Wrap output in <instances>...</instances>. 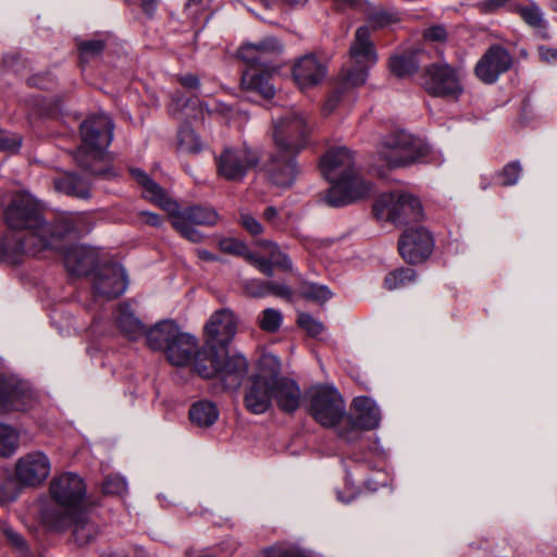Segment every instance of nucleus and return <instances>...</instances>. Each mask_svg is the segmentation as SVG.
Returning <instances> with one entry per match:
<instances>
[{
	"instance_id": "obj_1",
	"label": "nucleus",
	"mask_w": 557,
	"mask_h": 557,
	"mask_svg": "<svg viewBox=\"0 0 557 557\" xmlns=\"http://www.w3.org/2000/svg\"><path fill=\"white\" fill-rule=\"evenodd\" d=\"M322 175L331 183L324 197L330 207L339 208L372 193V185L355 169L354 153L346 147L327 150L320 160Z\"/></svg>"
},
{
	"instance_id": "obj_2",
	"label": "nucleus",
	"mask_w": 557,
	"mask_h": 557,
	"mask_svg": "<svg viewBox=\"0 0 557 557\" xmlns=\"http://www.w3.org/2000/svg\"><path fill=\"white\" fill-rule=\"evenodd\" d=\"M129 173L141 186L144 197L166 211L172 226L187 240L200 243L203 239V234L195 228L196 225L213 226L218 223L219 214L213 208L195 205L181 209L146 172L132 168Z\"/></svg>"
},
{
	"instance_id": "obj_3",
	"label": "nucleus",
	"mask_w": 557,
	"mask_h": 557,
	"mask_svg": "<svg viewBox=\"0 0 557 557\" xmlns=\"http://www.w3.org/2000/svg\"><path fill=\"white\" fill-rule=\"evenodd\" d=\"M4 221L8 228L29 233L30 236L51 237L58 234L59 242L71 233L84 232L83 214L66 213L60 215L55 222L48 223L42 213L40 203L29 194L15 195L4 210Z\"/></svg>"
},
{
	"instance_id": "obj_4",
	"label": "nucleus",
	"mask_w": 557,
	"mask_h": 557,
	"mask_svg": "<svg viewBox=\"0 0 557 557\" xmlns=\"http://www.w3.org/2000/svg\"><path fill=\"white\" fill-rule=\"evenodd\" d=\"M195 371L203 379L219 376L227 387H237L247 374L248 362L242 355L228 357L227 350H201L198 352Z\"/></svg>"
},
{
	"instance_id": "obj_5",
	"label": "nucleus",
	"mask_w": 557,
	"mask_h": 557,
	"mask_svg": "<svg viewBox=\"0 0 557 557\" xmlns=\"http://www.w3.org/2000/svg\"><path fill=\"white\" fill-rule=\"evenodd\" d=\"M432 149L428 143L406 132H396L382 139L379 157L389 168L407 166L414 162H430Z\"/></svg>"
},
{
	"instance_id": "obj_6",
	"label": "nucleus",
	"mask_w": 557,
	"mask_h": 557,
	"mask_svg": "<svg viewBox=\"0 0 557 557\" xmlns=\"http://www.w3.org/2000/svg\"><path fill=\"white\" fill-rule=\"evenodd\" d=\"M59 235L51 237L30 236L29 233L9 228L0 237V262L16 264L25 256H37L48 249H59Z\"/></svg>"
},
{
	"instance_id": "obj_7",
	"label": "nucleus",
	"mask_w": 557,
	"mask_h": 557,
	"mask_svg": "<svg viewBox=\"0 0 557 557\" xmlns=\"http://www.w3.org/2000/svg\"><path fill=\"white\" fill-rule=\"evenodd\" d=\"M349 62L344 72V82L354 87L363 85L369 71L377 62V52L371 40L369 26H360L355 32L349 47Z\"/></svg>"
},
{
	"instance_id": "obj_8",
	"label": "nucleus",
	"mask_w": 557,
	"mask_h": 557,
	"mask_svg": "<svg viewBox=\"0 0 557 557\" xmlns=\"http://www.w3.org/2000/svg\"><path fill=\"white\" fill-rule=\"evenodd\" d=\"M311 127L307 115L288 111L273 121V141L280 153H299L308 143Z\"/></svg>"
},
{
	"instance_id": "obj_9",
	"label": "nucleus",
	"mask_w": 557,
	"mask_h": 557,
	"mask_svg": "<svg viewBox=\"0 0 557 557\" xmlns=\"http://www.w3.org/2000/svg\"><path fill=\"white\" fill-rule=\"evenodd\" d=\"M374 211L379 218H385L396 225L418 223L423 216L420 200L405 191L383 195L375 203Z\"/></svg>"
},
{
	"instance_id": "obj_10",
	"label": "nucleus",
	"mask_w": 557,
	"mask_h": 557,
	"mask_svg": "<svg viewBox=\"0 0 557 557\" xmlns=\"http://www.w3.org/2000/svg\"><path fill=\"white\" fill-rule=\"evenodd\" d=\"M49 490L54 503L41 505L40 515L50 506L55 508L57 513H72L81 510L86 486L79 475L72 472L63 473L51 481Z\"/></svg>"
},
{
	"instance_id": "obj_11",
	"label": "nucleus",
	"mask_w": 557,
	"mask_h": 557,
	"mask_svg": "<svg viewBox=\"0 0 557 557\" xmlns=\"http://www.w3.org/2000/svg\"><path fill=\"white\" fill-rule=\"evenodd\" d=\"M214 160L219 177L228 182H242L258 165L260 157L252 148L240 145L224 147Z\"/></svg>"
},
{
	"instance_id": "obj_12",
	"label": "nucleus",
	"mask_w": 557,
	"mask_h": 557,
	"mask_svg": "<svg viewBox=\"0 0 557 557\" xmlns=\"http://www.w3.org/2000/svg\"><path fill=\"white\" fill-rule=\"evenodd\" d=\"M309 411L322 426L334 428L345 416V403L335 387L317 386L310 391Z\"/></svg>"
},
{
	"instance_id": "obj_13",
	"label": "nucleus",
	"mask_w": 557,
	"mask_h": 557,
	"mask_svg": "<svg viewBox=\"0 0 557 557\" xmlns=\"http://www.w3.org/2000/svg\"><path fill=\"white\" fill-rule=\"evenodd\" d=\"M41 521L54 530L73 528L75 541L81 545L89 543L98 533L96 524L89 521L87 512L82 509L72 513H57L55 508L50 506L42 510Z\"/></svg>"
},
{
	"instance_id": "obj_14",
	"label": "nucleus",
	"mask_w": 557,
	"mask_h": 557,
	"mask_svg": "<svg viewBox=\"0 0 557 557\" xmlns=\"http://www.w3.org/2000/svg\"><path fill=\"white\" fill-rule=\"evenodd\" d=\"M423 88L436 97L458 98L462 86L457 71L447 63H434L428 66L422 76Z\"/></svg>"
},
{
	"instance_id": "obj_15",
	"label": "nucleus",
	"mask_w": 557,
	"mask_h": 557,
	"mask_svg": "<svg viewBox=\"0 0 557 557\" xmlns=\"http://www.w3.org/2000/svg\"><path fill=\"white\" fill-rule=\"evenodd\" d=\"M237 330L234 314L228 309L215 311L205 325V345L201 350L225 349Z\"/></svg>"
},
{
	"instance_id": "obj_16",
	"label": "nucleus",
	"mask_w": 557,
	"mask_h": 557,
	"mask_svg": "<svg viewBox=\"0 0 557 557\" xmlns=\"http://www.w3.org/2000/svg\"><path fill=\"white\" fill-rule=\"evenodd\" d=\"M114 124L111 117L99 113L86 119L79 127L82 146L86 151L107 150L113 139Z\"/></svg>"
},
{
	"instance_id": "obj_17",
	"label": "nucleus",
	"mask_w": 557,
	"mask_h": 557,
	"mask_svg": "<svg viewBox=\"0 0 557 557\" xmlns=\"http://www.w3.org/2000/svg\"><path fill=\"white\" fill-rule=\"evenodd\" d=\"M434 247L431 233L421 225L408 227L398 242V250L408 263H421L430 257Z\"/></svg>"
},
{
	"instance_id": "obj_18",
	"label": "nucleus",
	"mask_w": 557,
	"mask_h": 557,
	"mask_svg": "<svg viewBox=\"0 0 557 557\" xmlns=\"http://www.w3.org/2000/svg\"><path fill=\"white\" fill-rule=\"evenodd\" d=\"M83 226L85 228L84 232L65 235L60 243L59 249H55L57 251H62L66 270L77 276L87 275L98 262V253L95 249L82 245H73L70 247H65L64 245V240L67 237H76L88 232L84 216Z\"/></svg>"
},
{
	"instance_id": "obj_19",
	"label": "nucleus",
	"mask_w": 557,
	"mask_h": 557,
	"mask_svg": "<svg viewBox=\"0 0 557 557\" xmlns=\"http://www.w3.org/2000/svg\"><path fill=\"white\" fill-rule=\"evenodd\" d=\"M51 471V462L42 451H32L22 456L15 465L16 480L26 486L44 483Z\"/></svg>"
},
{
	"instance_id": "obj_20",
	"label": "nucleus",
	"mask_w": 557,
	"mask_h": 557,
	"mask_svg": "<svg viewBox=\"0 0 557 557\" xmlns=\"http://www.w3.org/2000/svg\"><path fill=\"white\" fill-rule=\"evenodd\" d=\"M127 284L125 269L120 264H108L96 273L92 289L97 297L113 299L126 290Z\"/></svg>"
},
{
	"instance_id": "obj_21",
	"label": "nucleus",
	"mask_w": 557,
	"mask_h": 557,
	"mask_svg": "<svg viewBox=\"0 0 557 557\" xmlns=\"http://www.w3.org/2000/svg\"><path fill=\"white\" fill-rule=\"evenodd\" d=\"M512 65V58L507 49L494 45L481 57L475 65V74L485 84H493L499 75Z\"/></svg>"
},
{
	"instance_id": "obj_22",
	"label": "nucleus",
	"mask_w": 557,
	"mask_h": 557,
	"mask_svg": "<svg viewBox=\"0 0 557 557\" xmlns=\"http://www.w3.org/2000/svg\"><path fill=\"white\" fill-rule=\"evenodd\" d=\"M298 153H280L276 149L269 161L264 164V171L270 182L282 188L290 187L299 173L296 162Z\"/></svg>"
},
{
	"instance_id": "obj_23",
	"label": "nucleus",
	"mask_w": 557,
	"mask_h": 557,
	"mask_svg": "<svg viewBox=\"0 0 557 557\" xmlns=\"http://www.w3.org/2000/svg\"><path fill=\"white\" fill-rule=\"evenodd\" d=\"M74 159L83 171L96 178L112 180L119 176L112 157L107 150L86 151V149H77Z\"/></svg>"
},
{
	"instance_id": "obj_24",
	"label": "nucleus",
	"mask_w": 557,
	"mask_h": 557,
	"mask_svg": "<svg viewBox=\"0 0 557 557\" xmlns=\"http://www.w3.org/2000/svg\"><path fill=\"white\" fill-rule=\"evenodd\" d=\"M32 401V392L15 376L0 375V411L25 410Z\"/></svg>"
},
{
	"instance_id": "obj_25",
	"label": "nucleus",
	"mask_w": 557,
	"mask_h": 557,
	"mask_svg": "<svg viewBox=\"0 0 557 557\" xmlns=\"http://www.w3.org/2000/svg\"><path fill=\"white\" fill-rule=\"evenodd\" d=\"M283 45L275 37H265L256 44H245L237 52L239 59L249 65L272 67V59L280 54Z\"/></svg>"
},
{
	"instance_id": "obj_26",
	"label": "nucleus",
	"mask_w": 557,
	"mask_h": 557,
	"mask_svg": "<svg viewBox=\"0 0 557 557\" xmlns=\"http://www.w3.org/2000/svg\"><path fill=\"white\" fill-rule=\"evenodd\" d=\"M199 351H201V349H198L197 338L180 330L175 339L172 341L170 347L165 350V356L173 366L185 367L193 363V368L195 369V362Z\"/></svg>"
},
{
	"instance_id": "obj_27",
	"label": "nucleus",
	"mask_w": 557,
	"mask_h": 557,
	"mask_svg": "<svg viewBox=\"0 0 557 557\" xmlns=\"http://www.w3.org/2000/svg\"><path fill=\"white\" fill-rule=\"evenodd\" d=\"M272 384L263 376H252L246 388L244 405L253 414H262L272 406Z\"/></svg>"
},
{
	"instance_id": "obj_28",
	"label": "nucleus",
	"mask_w": 557,
	"mask_h": 557,
	"mask_svg": "<svg viewBox=\"0 0 557 557\" xmlns=\"http://www.w3.org/2000/svg\"><path fill=\"white\" fill-rule=\"evenodd\" d=\"M325 75V65L314 54L300 57L293 66V77L301 89L320 84Z\"/></svg>"
},
{
	"instance_id": "obj_29",
	"label": "nucleus",
	"mask_w": 557,
	"mask_h": 557,
	"mask_svg": "<svg viewBox=\"0 0 557 557\" xmlns=\"http://www.w3.org/2000/svg\"><path fill=\"white\" fill-rule=\"evenodd\" d=\"M272 399L281 411L285 413H293L300 406V387L293 379H276L272 384Z\"/></svg>"
},
{
	"instance_id": "obj_30",
	"label": "nucleus",
	"mask_w": 557,
	"mask_h": 557,
	"mask_svg": "<svg viewBox=\"0 0 557 557\" xmlns=\"http://www.w3.org/2000/svg\"><path fill=\"white\" fill-rule=\"evenodd\" d=\"M271 78L272 67L249 65L242 75V87L245 90L258 92L263 98H272L275 89Z\"/></svg>"
},
{
	"instance_id": "obj_31",
	"label": "nucleus",
	"mask_w": 557,
	"mask_h": 557,
	"mask_svg": "<svg viewBox=\"0 0 557 557\" xmlns=\"http://www.w3.org/2000/svg\"><path fill=\"white\" fill-rule=\"evenodd\" d=\"M356 412L355 423L362 430H373L380 425L381 411L375 401L367 396L356 397L352 401Z\"/></svg>"
},
{
	"instance_id": "obj_32",
	"label": "nucleus",
	"mask_w": 557,
	"mask_h": 557,
	"mask_svg": "<svg viewBox=\"0 0 557 557\" xmlns=\"http://www.w3.org/2000/svg\"><path fill=\"white\" fill-rule=\"evenodd\" d=\"M180 327L173 321H162L149 329L146 334L147 345L152 350H165L170 347L172 341L177 336Z\"/></svg>"
},
{
	"instance_id": "obj_33",
	"label": "nucleus",
	"mask_w": 557,
	"mask_h": 557,
	"mask_svg": "<svg viewBox=\"0 0 557 557\" xmlns=\"http://www.w3.org/2000/svg\"><path fill=\"white\" fill-rule=\"evenodd\" d=\"M115 323L129 339H137L145 333L144 323L135 315L129 305L122 304L115 312Z\"/></svg>"
},
{
	"instance_id": "obj_34",
	"label": "nucleus",
	"mask_w": 557,
	"mask_h": 557,
	"mask_svg": "<svg viewBox=\"0 0 557 557\" xmlns=\"http://www.w3.org/2000/svg\"><path fill=\"white\" fill-rule=\"evenodd\" d=\"M53 185L57 191L67 196L82 199H86L90 196L89 184L73 173H66L57 177Z\"/></svg>"
},
{
	"instance_id": "obj_35",
	"label": "nucleus",
	"mask_w": 557,
	"mask_h": 557,
	"mask_svg": "<svg viewBox=\"0 0 557 557\" xmlns=\"http://www.w3.org/2000/svg\"><path fill=\"white\" fill-rule=\"evenodd\" d=\"M268 246L271 247L270 259L264 257H258L252 253H249L247 256V258L251 261L252 264L257 267V269L260 272H262L267 276H273V264H277L284 269L292 268L290 259L286 255H283L275 244L269 242Z\"/></svg>"
},
{
	"instance_id": "obj_36",
	"label": "nucleus",
	"mask_w": 557,
	"mask_h": 557,
	"mask_svg": "<svg viewBox=\"0 0 557 557\" xmlns=\"http://www.w3.org/2000/svg\"><path fill=\"white\" fill-rule=\"evenodd\" d=\"M216 405L209 400H199L191 405L189 409V419L193 424L199 428H209L215 423L219 418Z\"/></svg>"
},
{
	"instance_id": "obj_37",
	"label": "nucleus",
	"mask_w": 557,
	"mask_h": 557,
	"mask_svg": "<svg viewBox=\"0 0 557 557\" xmlns=\"http://www.w3.org/2000/svg\"><path fill=\"white\" fill-rule=\"evenodd\" d=\"M259 373L255 376H263L264 380L273 384L276 379L284 377L281 375L282 366L281 360L273 354H263L259 359Z\"/></svg>"
},
{
	"instance_id": "obj_38",
	"label": "nucleus",
	"mask_w": 557,
	"mask_h": 557,
	"mask_svg": "<svg viewBox=\"0 0 557 557\" xmlns=\"http://www.w3.org/2000/svg\"><path fill=\"white\" fill-rule=\"evenodd\" d=\"M177 147L186 153H199L203 143L189 125H183L177 133Z\"/></svg>"
},
{
	"instance_id": "obj_39",
	"label": "nucleus",
	"mask_w": 557,
	"mask_h": 557,
	"mask_svg": "<svg viewBox=\"0 0 557 557\" xmlns=\"http://www.w3.org/2000/svg\"><path fill=\"white\" fill-rule=\"evenodd\" d=\"M18 432L4 423H0V457H11L18 448Z\"/></svg>"
},
{
	"instance_id": "obj_40",
	"label": "nucleus",
	"mask_w": 557,
	"mask_h": 557,
	"mask_svg": "<svg viewBox=\"0 0 557 557\" xmlns=\"http://www.w3.org/2000/svg\"><path fill=\"white\" fill-rule=\"evenodd\" d=\"M388 66L391 72L397 77L412 75L418 70V63L413 55L393 54L389 58Z\"/></svg>"
},
{
	"instance_id": "obj_41",
	"label": "nucleus",
	"mask_w": 557,
	"mask_h": 557,
	"mask_svg": "<svg viewBox=\"0 0 557 557\" xmlns=\"http://www.w3.org/2000/svg\"><path fill=\"white\" fill-rule=\"evenodd\" d=\"M416 278V271L410 268H401L388 273L384 280V286L388 290L404 287L413 282Z\"/></svg>"
},
{
	"instance_id": "obj_42",
	"label": "nucleus",
	"mask_w": 557,
	"mask_h": 557,
	"mask_svg": "<svg viewBox=\"0 0 557 557\" xmlns=\"http://www.w3.org/2000/svg\"><path fill=\"white\" fill-rule=\"evenodd\" d=\"M300 295L308 300L324 304L333 297V293L326 285L317 283H304L300 288Z\"/></svg>"
},
{
	"instance_id": "obj_43",
	"label": "nucleus",
	"mask_w": 557,
	"mask_h": 557,
	"mask_svg": "<svg viewBox=\"0 0 557 557\" xmlns=\"http://www.w3.org/2000/svg\"><path fill=\"white\" fill-rule=\"evenodd\" d=\"M282 319V313L278 310L268 308L260 313L258 323L263 331L274 333L280 329Z\"/></svg>"
},
{
	"instance_id": "obj_44",
	"label": "nucleus",
	"mask_w": 557,
	"mask_h": 557,
	"mask_svg": "<svg viewBox=\"0 0 557 557\" xmlns=\"http://www.w3.org/2000/svg\"><path fill=\"white\" fill-rule=\"evenodd\" d=\"M265 557H310L305 550L290 545H274L262 550Z\"/></svg>"
},
{
	"instance_id": "obj_45",
	"label": "nucleus",
	"mask_w": 557,
	"mask_h": 557,
	"mask_svg": "<svg viewBox=\"0 0 557 557\" xmlns=\"http://www.w3.org/2000/svg\"><path fill=\"white\" fill-rule=\"evenodd\" d=\"M522 172V166L519 161H512L506 164L503 170L498 173V176L503 178V186L516 185Z\"/></svg>"
},
{
	"instance_id": "obj_46",
	"label": "nucleus",
	"mask_w": 557,
	"mask_h": 557,
	"mask_svg": "<svg viewBox=\"0 0 557 557\" xmlns=\"http://www.w3.org/2000/svg\"><path fill=\"white\" fill-rule=\"evenodd\" d=\"M396 21L394 14L384 11V10H377L373 11L368 15V23L370 30H377L381 28L386 27L387 25L394 23Z\"/></svg>"
},
{
	"instance_id": "obj_47",
	"label": "nucleus",
	"mask_w": 557,
	"mask_h": 557,
	"mask_svg": "<svg viewBox=\"0 0 557 557\" xmlns=\"http://www.w3.org/2000/svg\"><path fill=\"white\" fill-rule=\"evenodd\" d=\"M102 491L110 495H122L127 491V483L120 475H108L103 481Z\"/></svg>"
},
{
	"instance_id": "obj_48",
	"label": "nucleus",
	"mask_w": 557,
	"mask_h": 557,
	"mask_svg": "<svg viewBox=\"0 0 557 557\" xmlns=\"http://www.w3.org/2000/svg\"><path fill=\"white\" fill-rule=\"evenodd\" d=\"M519 13L521 17L524 20V22L528 23L530 26L535 28H541L544 26L542 12L536 5L531 4L528 7L520 8Z\"/></svg>"
},
{
	"instance_id": "obj_49",
	"label": "nucleus",
	"mask_w": 557,
	"mask_h": 557,
	"mask_svg": "<svg viewBox=\"0 0 557 557\" xmlns=\"http://www.w3.org/2000/svg\"><path fill=\"white\" fill-rule=\"evenodd\" d=\"M22 145V137L0 128V151L16 152Z\"/></svg>"
},
{
	"instance_id": "obj_50",
	"label": "nucleus",
	"mask_w": 557,
	"mask_h": 557,
	"mask_svg": "<svg viewBox=\"0 0 557 557\" xmlns=\"http://www.w3.org/2000/svg\"><path fill=\"white\" fill-rule=\"evenodd\" d=\"M298 324L304 329L306 330V332L311 335V336H318L320 335L323 330H324V326L323 324L313 319L310 314L308 313H300L298 315Z\"/></svg>"
},
{
	"instance_id": "obj_51",
	"label": "nucleus",
	"mask_w": 557,
	"mask_h": 557,
	"mask_svg": "<svg viewBox=\"0 0 557 557\" xmlns=\"http://www.w3.org/2000/svg\"><path fill=\"white\" fill-rule=\"evenodd\" d=\"M245 290L251 297L260 298L270 295V282L250 280L245 283Z\"/></svg>"
},
{
	"instance_id": "obj_52",
	"label": "nucleus",
	"mask_w": 557,
	"mask_h": 557,
	"mask_svg": "<svg viewBox=\"0 0 557 557\" xmlns=\"http://www.w3.org/2000/svg\"><path fill=\"white\" fill-rule=\"evenodd\" d=\"M104 48V42L100 39H91L79 45V51L84 59L99 55Z\"/></svg>"
},
{
	"instance_id": "obj_53",
	"label": "nucleus",
	"mask_w": 557,
	"mask_h": 557,
	"mask_svg": "<svg viewBox=\"0 0 557 557\" xmlns=\"http://www.w3.org/2000/svg\"><path fill=\"white\" fill-rule=\"evenodd\" d=\"M2 531L11 545L14 546L20 553L26 555L27 544L24 537L8 525H3Z\"/></svg>"
},
{
	"instance_id": "obj_54",
	"label": "nucleus",
	"mask_w": 557,
	"mask_h": 557,
	"mask_svg": "<svg viewBox=\"0 0 557 557\" xmlns=\"http://www.w3.org/2000/svg\"><path fill=\"white\" fill-rule=\"evenodd\" d=\"M220 248L228 253L233 255H243L246 251V246L244 243L233 239L226 238L220 242Z\"/></svg>"
},
{
	"instance_id": "obj_55",
	"label": "nucleus",
	"mask_w": 557,
	"mask_h": 557,
	"mask_svg": "<svg viewBox=\"0 0 557 557\" xmlns=\"http://www.w3.org/2000/svg\"><path fill=\"white\" fill-rule=\"evenodd\" d=\"M242 224L252 235H258L262 232L261 224L248 213L242 214Z\"/></svg>"
},
{
	"instance_id": "obj_56",
	"label": "nucleus",
	"mask_w": 557,
	"mask_h": 557,
	"mask_svg": "<svg viewBox=\"0 0 557 557\" xmlns=\"http://www.w3.org/2000/svg\"><path fill=\"white\" fill-rule=\"evenodd\" d=\"M446 37V29L442 26H432L424 32V38L431 41H444Z\"/></svg>"
},
{
	"instance_id": "obj_57",
	"label": "nucleus",
	"mask_w": 557,
	"mask_h": 557,
	"mask_svg": "<svg viewBox=\"0 0 557 557\" xmlns=\"http://www.w3.org/2000/svg\"><path fill=\"white\" fill-rule=\"evenodd\" d=\"M178 82L182 86L191 90H198L200 88V81L194 74H185L178 78Z\"/></svg>"
},
{
	"instance_id": "obj_58",
	"label": "nucleus",
	"mask_w": 557,
	"mask_h": 557,
	"mask_svg": "<svg viewBox=\"0 0 557 557\" xmlns=\"http://www.w3.org/2000/svg\"><path fill=\"white\" fill-rule=\"evenodd\" d=\"M270 295H275L288 299L292 297V290L286 285L270 282Z\"/></svg>"
},
{
	"instance_id": "obj_59",
	"label": "nucleus",
	"mask_w": 557,
	"mask_h": 557,
	"mask_svg": "<svg viewBox=\"0 0 557 557\" xmlns=\"http://www.w3.org/2000/svg\"><path fill=\"white\" fill-rule=\"evenodd\" d=\"M206 7V0H187L185 9L190 15H198Z\"/></svg>"
},
{
	"instance_id": "obj_60",
	"label": "nucleus",
	"mask_w": 557,
	"mask_h": 557,
	"mask_svg": "<svg viewBox=\"0 0 557 557\" xmlns=\"http://www.w3.org/2000/svg\"><path fill=\"white\" fill-rule=\"evenodd\" d=\"M541 60L544 62L553 63L557 61V49L548 47H540L539 49Z\"/></svg>"
},
{
	"instance_id": "obj_61",
	"label": "nucleus",
	"mask_w": 557,
	"mask_h": 557,
	"mask_svg": "<svg viewBox=\"0 0 557 557\" xmlns=\"http://www.w3.org/2000/svg\"><path fill=\"white\" fill-rule=\"evenodd\" d=\"M341 99V95L338 91L333 92L326 100L323 106L324 114H330L336 108L338 101Z\"/></svg>"
},
{
	"instance_id": "obj_62",
	"label": "nucleus",
	"mask_w": 557,
	"mask_h": 557,
	"mask_svg": "<svg viewBox=\"0 0 557 557\" xmlns=\"http://www.w3.org/2000/svg\"><path fill=\"white\" fill-rule=\"evenodd\" d=\"M188 102L189 100L186 97L176 92L173 97L171 110L182 111L184 108L188 106Z\"/></svg>"
},
{
	"instance_id": "obj_63",
	"label": "nucleus",
	"mask_w": 557,
	"mask_h": 557,
	"mask_svg": "<svg viewBox=\"0 0 557 557\" xmlns=\"http://www.w3.org/2000/svg\"><path fill=\"white\" fill-rule=\"evenodd\" d=\"M159 0H141V8L144 12L152 16L158 8Z\"/></svg>"
},
{
	"instance_id": "obj_64",
	"label": "nucleus",
	"mask_w": 557,
	"mask_h": 557,
	"mask_svg": "<svg viewBox=\"0 0 557 557\" xmlns=\"http://www.w3.org/2000/svg\"><path fill=\"white\" fill-rule=\"evenodd\" d=\"M145 223L152 226H160L162 223V219L160 215L152 212H143Z\"/></svg>"
}]
</instances>
